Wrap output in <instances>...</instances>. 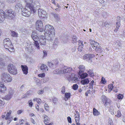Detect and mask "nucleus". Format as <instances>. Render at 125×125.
<instances>
[{"mask_svg":"<svg viewBox=\"0 0 125 125\" xmlns=\"http://www.w3.org/2000/svg\"><path fill=\"white\" fill-rule=\"evenodd\" d=\"M15 15L16 13L12 10H6L5 12L0 10V23L3 22L5 18L11 19Z\"/></svg>","mask_w":125,"mask_h":125,"instance_id":"obj_1","label":"nucleus"},{"mask_svg":"<svg viewBox=\"0 0 125 125\" xmlns=\"http://www.w3.org/2000/svg\"><path fill=\"white\" fill-rule=\"evenodd\" d=\"M36 10V8L32 4L26 3L25 8L22 9L21 13L23 16L28 17L31 13H35Z\"/></svg>","mask_w":125,"mask_h":125,"instance_id":"obj_2","label":"nucleus"},{"mask_svg":"<svg viewBox=\"0 0 125 125\" xmlns=\"http://www.w3.org/2000/svg\"><path fill=\"white\" fill-rule=\"evenodd\" d=\"M3 43L4 47L7 51L10 52L14 51V49L9 39L6 38L4 39Z\"/></svg>","mask_w":125,"mask_h":125,"instance_id":"obj_3","label":"nucleus"},{"mask_svg":"<svg viewBox=\"0 0 125 125\" xmlns=\"http://www.w3.org/2000/svg\"><path fill=\"white\" fill-rule=\"evenodd\" d=\"M37 35L38 34L36 31H33L31 34V37L35 42L34 45L37 49H40L39 45L38 44V41L40 38V37H38Z\"/></svg>","mask_w":125,"mask_h":125,"instance_id":"obj_4","label":"nucleus"},{"mask_svg":"<svg viewBox=\"0 0 125 125\" xmlns=\"http://www.w3.org/2000/svg\"><path fill=\"white\" fill-rule=\"evenodd\" d=\"M1 77L3 81L6 83L10 82L12 80L11 76L8 73L6 72L2 73Z\"/></svg>","mask_w":125,"mask_h":125,"instance_id":"obj_5","label":"nucleus"},{"mask_svg":"<svg viewBox=\"0 0 125 125\" xmlns=\"http://www.w3.org/2000/svg\"><path fill=\"white\" fill-rule=\"evenodd\" d=\"M7 70L10 73L13 75H15L17 73V68L13 64H10L8 65Z\"/></svg>","mask_w":125,"mask_h":125,"instance_id":"obj_6","label":"nucleus"},{"mask_svg":"<svg viewBox=\"0 0 125 125\" xmlns=\"http://www.w3.org/2000/svg\"><path fill=\"white\" fill-rule=\"evenodd\" d=\"M74 72L72 73H70L69 76H67V78L69 81H72L73 83H75L78 80V78L77 77V76L75 74Z\"/></svg>","mask_w":125,"mask_h":125,"instance_id":"obj_7","label":"nucleus"},{"mask_svg":"<svg viewBox=\"0 0 125 125\" xmlns=\"http://www.w3.org/2000/svg\"><path fill=\"white\" fill-rule=\"evenodd\" d=\"M36 30L41 32H42L43 30V27L42 21L38 20L36 22Z\"/></svg>","mask_w":125,"mask_h":125,"instance_id":"obj_8","label":"nucleus"},{"mask_svg":"<svg viewBox=\"0 0 125 125\" xmlns=\"http://www.w3.org/2000/svg\"><path fill=\"white\" fill-rule=\"evenodd\" d=\"M101 98L103 103L104 104V105L105 106L109 107L111 105V101L109 99L104 95H102Z\"/></svg>","mask_w":125,"mask_h":125,"instance_id":"obj_9","label":"nucleus"},{"mask_svg":"<svg viewBox=\"0 0 125 125\" xmlns=\"http://www.w3.org/2000/svg\"><path fill=\"white\" fill-rule=\"evenodd\" d=\"M47 34V38L49 40H52L54 38L55 36V30L49 31L45 33V35Z\"/></svg>","mask_w":125,"mask_h":125,"instance_id":"obj_10","label":"nucleus"},{"mask_svg":"<svg viewBox=\"0 0 125 125\" xmlns=\"http://www.w3.org/2000/svg\"><path fill=\"white\" fill-rule=\"evenodd\" d=\"M63 70H64V73H72L74 72H76L75 68H72L66 66H64L63 67Z\"/></svg>","mask_w":125,"mask_h":125,"instance_id":"obj_11","label":"nucleus"},{"mask_svg":"<svg viewBox=\"0 0 125 125\" xmlns=\"http://www.w3.org/2000/svg\"><path fill=\"white\" fill-rule=\"evenodd\" d=\"M38 41L39 42L38 44H40L42 47H44L46 45V39L44 36L42 35L40 36Z\"/></svg>","mask_w":125,"mask_h":125,"instance_id":"obj_12","label":"nucleus"},{"mask_svg":"<svg viewBox=\"0 0 125 125\" xmlns=\"http://www.w3.org/2000/svg\"><path fill=\"white\" fill-rule=\"evenodd\" d=\"M95 55L93 54H85L83 56V59L89 62L92 61L91 59L94 57Z\"/></svg>","mask_w":125,"mask_h":125,"instance_id":"obj_13","label":"nucleus"},{"mask_svg":"<svg viewBox=\"0 0 125 125\" xmlns=\"http://www.w3.org/2000/svg\"><path fill=\"white\" fill-rule=\"evenodd\" d=\"M55 30L53 27L50 25L48 24L45 25L44 31L45 33Z\"/></svg>","mask_w":125,"mask_h":125,"instance_id":"obj_14","label":"nucleus"},{"mask_svg":"<svg viewBox=\"0 0 125 125\" xmlns=\"http://www.w3.org/2000/svg\"><path fill=\"white\" fill-rule=\"evenodd\" d=\"M13 91L11 89H10L9 92V94L6 95L4 97V99L6 100H9L12 97L13 94Z\"/></svg>","mask_w":125,"mask_h":125,"instance_id":"obj_15","label":"nucleus"},{"mask_svg":"<svg viewBox=\"0 0 125 125\" xmlns=\"http://www.w3.org/2000/svg\"><path fill=\"white\" fill-rule=\"evenodd\" d=\"M90 43L92 47L95 50L99 46V44L98 43L95 42L92 40H90Z\"/></svg>","mask_w":125,"mask_h":125,"instance_id":"obj_16","label":"nucleus"},{"mask_svg":"<svg viewBox=\"0 0 125 125\" xmlns=\"http://www.w3.org/2000/svg\"><path fill=\"white\" fill-rule=\"evenodd\" d=\"M38 14L39 16L40 17H46V15L47 13L43 9H40L38 10Z\"/></svg>","mask_w":125,"mask_h":125,"instance_id":"obj_17","label":"nucleus"},{"mask_svg":"<svg viewBox=\"0 0 125 125\" xmlns=\"http://www.w3.org/2000/svg\"><path fill=\"white\" fill-rule=\"evenodd\" d=\"M117 22L116 23V27L114 30V31L116 32L119 29V27L120 26V17H117Z\"/></svg>","mask_w":125,"mask_h":125,"instance_id":"obj_18","label":"nucleus"},{"mask_svg":"<svg viewBox=\"0 0 125 125\" xmlns=\"http://www.w3.org/2000/svg\"><path fill=\"white\" fill-rule=\"evenodd\" d=\"M63 67H60L58 69H56L53 71L54 74H59L64 73V70H63Z\"/></svg>","mask_w":125,"mask_h":125,"instance_id":"obj_19","label":"nucleus"},{"mask_svg":"<svg viewBox=\"0 0 125 125\" xmlns=\"http://www.w3.org/2000/svg\"><path fill=\"white\" fill-rule=\"evenodd\" d=\"M6 66V64L5 60L2 57L0 56V67H3Z\"/></svg>","mask_w":125,"mask_h":125,"instance_id":"obj_20","label":"nucleus"},{"mask_svg":"<svg viewBox=\"0 0 125 125\" xmlns=\"http://www.w3.org/2000/svg\"><path fill=\"white\" fill-rule=\"evenodd\" d=\"M6 90L5 86L2 83H0V92L4 93Z\"/></svg>","mask_w":125,"mask_h":125,"instance_id":"obj_21","label":"nucleus"},{"mask_svg":"<svg viewBox=\"0 0 125 125\" xmlns=\"http://www.w3.org/2000/svg\"><path fill=\"white\" fill-rule=\"evenodd\" d=\"M26 44L27 45L26 46L25 48L26 50L29 52H31L32 51H33V48L32 45L29 44L28 43H27Z\"/></svg>","mask_w":125,"mask_h":125,"instance_id":"obj_22","label":"nucleus"},{"mask_svg":"<svg viewBox=\"0 0 125 125\" xmlns=\"http://www.w3.org/2000/svg\"><path fill=\"white\" fill-rule=\"evenodd\" d=\"M78 68L79 70V74H81L83 72V71L85 70V66L83 65H79L78 67Z\"/></svg>","mask_w":125,"mask_h":125,"instance_id":"obj_23","label":"nucleus"},{"mask_svg":"<svg viewBox=\"0 0 125 125\" xmlns=\"http://www.w3.org/2000/svg\"><path fill=\"white\" fill-rule=\"evenodd\" d=\"M21 67L23 73L25 74H27L28 73V67L26 66L23 65H21Z\"/></svg>","mask_w":125,"mask_h":125,"instance_id":"obj_24","label":"nucleus"},{"mask_svg":"<svg viewBox=\"0 0 125 125\" xmlns=\"http://www.w3.org/2000/svg\"><path fill=\"white\" fill-rule=\"evenodd\" d=\"M40 69L43 72H45L48 70V68L47 66L44 64L41 65L40 67Z\"/></svg>","mask_w":125,"mask_h":125,"instance_id":"obj_25","label":"nucleus"},{"mask_svg":"<svg viewBox=\"0 0 125 125\" xmlns=\"http://www.w3.org/2000/svg\"><path fill=\"white\" fill-rule=\"evenodd\" d=\"M80 82L82 84L84 85L88 84L89 82V81L88 78H85L81 80Z\"/></svg>","mask_w":125,"mask_h":125,"instance_id":"obj_26","label":"nucleus"},{"mask_svg":"<svg viewBox=\"0 0 125 125\" xmlns=\"http://www.w3.org/2000/svg\"><path fill=\"white\" fill-rule=\"evenodd\" d=\"M71 96V94L70 93H65L64 100L66 101L68 100Z\"/></svg>","mask_w":125,"mask_h":125,"instance_id":"obj_27","label":"nucleus"},{"mask_svg":"<svg viewBox=\"0 0 125 125\" xmlns=\"http://www.w3.org/2000/svg\"><path fill=\"white\" fill-rule=\"evenodd\" d=\"M93 113L94 115V116L98 115L100 114V112L94 108H93Z\"/></svg>","mask_w":125,"mask_h":125,"instance_id":"obj_28","label":"nucleus"},{"mask_svg":"<svg viewBox=\"0 0 125 125\" xmlns=\"http://www.w3.org/2000/svg\"><path fill=\"white\" fill-rule=\"evenodd\" d=\"M103 49L101 47L99 46V47H98L95 50V51L97 52L101 53L103 52Z\"/></svg>","mask_w":125,"mask_h":125,"instance_id":"obj_29","label":"nucleus"},{"mask_svg":"<svg viewBox=\"0 0 125 125\" xmlns=\"http://www.w3.org/2000/svg\"><path fill=\"white\" fill-rule=\"evenodd\" d=\"M44 119L45 120L44 121V123L45 124H47V123L48 122H47V121H49L50 120V119L49 118L48 116L45 115H44Z\"/></svg>","mask_w":125,"mask_h":125,"instance_id":"obj_30","label":"nucleus"},{"mask_svg":"<svg viewBox=\"0 0 125 125\" xmlns=\"http://www.w3.org/2000/svg\"><path fill=\"white\" fill-rule=\"evenodd\" d=\"M5 103L3 98H1L0 97V106H3Z\"/></svg>","mask_w":125,"mask_h":125,"instance_id":"obj_31","label":"nucleus"},{"mask_svg":"<svg viewBox=\"0 0 125 125\" xmlns=\"http://www.w3.org/2000/svg\"><path fill=\"white\" fill-rule=\"evenodd\" d=\"M109 111L111 114L113 115L114 114V107L113 106H111L109 109Z\"/></svg>","mask_w":125,"mask_h":125,"instance_id":"obj_32","label":"nucleus"},{"mask_svg":"<svg viewBox=\"0 0 125 125\" xmlns=\"http://www.w3.org/2000/svg\"><path fill=\"white\" fill-rule=\"evenodd\" d=\"M115 46L116 48H121V43L118 41H116V42L115 43Z\"/></svg>","mask_w":125,"mask_h":125,"instance_id":"obj_33","label":"nucleus"},{"mask_svg":"<svg viewBox=\"0 0 125 125\" xmlns=\"http://www.w3.org/2000/svg\"><path fill=\"white\" fill-rule=\"evenodd\" d=\"M113 87V84H110L108 85V92L109 93L111 92L112 90Z\"/></svg>","mask_w":125,"mask_h":125,"instance_id":"obj_34","label":"nucleus"},{"mask_svg":"<svg viewBox=\"0 0 125 125\" xmlns=\"http://www.w3.org/2000/svg\"><path fill=\"white\" fill-rule=\"evenodd\" d=\"M79 75L81 77L82 79H84L87 76H88V74L87 73H82L80 74H79Z\"/></svg>","mask_w":125,"mask_h":125,"instance_id":"obj_35","label":"nucleus"},{"mask_svg":"<svg viewBox=\"0 0 125 125\" xmlns=\"http://www.w3.org/2000/svg\"><path fill=\"white\" fill-rule=\"evenodd\" d=\"M22 5L20 3H17L15 6L16 9H22Z\"/></svg>","mask_w":125,"mask_h":125,"instance_id":"obj_36","label":"nucleus"},{"mask_svg":"<svg viewBox=\"0 0 125 125\" xmlns=\"http://www.w3.org/2000/svg\"><path fill=\"white\" fill-rule=\"evenodd\" d=\"M87 73L90 74L91 77H93L94 76V73L93 72L90 70H88L87 71Z\"/></svg>","mask_w":125,"mask_h":125,"instance_id":"obj_37","label":"nucleus"},{"mask_svg":"<svg viewBox=\"0 0 125 125\" xmlns=\"http://www.w3.org/2000/svg\"><path fill=\"white\" fill-rule=\"evenodd\" d=\"M11 32L10 34L12 36L14 37H17L18 34L17 33L13 31H11Z\"/></svg>","mask_w":125,"mask_h":125,"instance_id":"obj_38","label":"nucleus"},{"mask_svg":"<svg viewBox=\"0 0 125 125\" xmlns=\"http://www.w3.org/2000/svg\"><path fill=\"white\" fill-rule=\"evenodd\" d=\"M77 37L75 35H73L72 37V41L73 43H76L77 42Z\"/></svg>","mask_w":125,"mask_h":125,"instance_id":"obj_39","label":"nucleus"},{"mask_svg":"<svg viewBox=\"0 0 125 125\" xmlns=\"http://www.w3.org/2000/svg\"><path fill=\"white\" fill-rule=\"evenodd\" d=\"M54 16L56 21H59V20L60 18L58 16V14H54Z\"/></svg>","mask_w":125,"mask_h":125,"instance_id":"obj_40","label":"nucleus"},{"mask_svg":"<svg viewBox=\"0 0 125 125\" xmlns=\"http://www.w3.org/2000/svg\"><path fill=\"white\" fill-rule=\"evenodd\" d=\"M95 84L96 83L95 82H94V81L92 80L89 84V85L90 87H92V88L93 85H95Z\"/></svg>","mask_w":125,"mask_h":125,"instance_id":"obj_41","label":"nucleus"},{"mask_svg":"<svg viewBox=\"0 0 125 125\" xmlns=\"http://www.w3.org/2000/svg\"><path fill=\"white\" fill-rule=\"evenodd\" d=\"M78 86L77 84H74L73 86V89L75 90H76L78 88Z\"/></svg>","mask_w":125,"mask_h":125,"instance_id":"obj_42","label":"nucleus"},{"mask_svg":"<svg viewBox=\"0 0 125 125\" xmlns=\"http://www.w3.org/2000/svg\"><path fill=\"white\" fill-rule=\"evenodd\" d=\"M44 108L45 110L47 111H48L49 110V106L48 104H45L44 105Z\"/></svg>","mask_w":125,"mask_h":125,"instance_id":"obj_43","label":"nucleus"},{"mask_svg":"<svg viewBox=\"0 0 125 125\" xmlns=\"http://www.w3.org/2000/svg\"><path fill=\"white\" fill-rule=\"evenodd\" d=\"M52 100L53 102L55 104H56L58 101L57 98L55 97L53 98Z\"/></svg>","mask_w":125,"mask_h":125,"instance_id":"obj_44","label":"nucleus"},{"mask_svg":"<svg viewBox=\"0 0 125 125\" xmlns=\"http://www.w3.org/2000/svg\"><path fill=\"white\" fill-rule=\"evenodd\" d=\"M117 98L119 99H122L123 97V95L121 94H119L117 95Z\"/></svg>","mask_w":125,"mask_h":125,"instance_id":"obj_45","label":"nucleus"},{"mask_svg":"<svg viewBox=\"0 0 125 125\" xmlns=\"http://www.w3.org/2000/svg\"><path fill=\"white\" fill-rule=\"evenodd\" d=\"M65 88L64 86H63L61 88V92L62 94H64L65 92Z\"/></svg>","mask_w":125,"mask_h":125,"instance_id":"obj_46","label":"nucleus"},{"mask_svg":"<svg viewBox=\"0 0 125 125\" xmlns=\"http://www.w3.org/2000/svg\"><path fill=\"white\" fill-rule=\"evenodd\" d=\"M43 57L46 56L47 55L48 51H47L43 50Z\"/></svg>","mask_w":125,"mask_h":125,"instance_id":"obj_47","label":"nucleus"},{"mask_svg":"<svg viewBox=\"0 0 125 125\" xmlns=\"http://www.w3.org/2000/svg\"><path fill=\"white\" fill-rule=\"evenodd\" d=\"M101 81L102 83L103 84H104L106 83V81H105V79L103 77H102Z\"/></svg>","mask_w":125,"mask_h":125,"instance_id":"obj_48","label":"nucleus"},{"mask_svg":"<svg viewBox=\"0 0 125 125\" xmlns=\"http://www.w3.org/2000/svg\"><path fill=\"white\" fill-rule=\"evenodd\" d=\"M57 7H58V8L55 9V10L57 11H59L61 9L60 6L58 4L57 5Z\"/></svg>","mask_w":125,"mask_h":125,"instance_id":"obj_49","label":"nucleus"},{"mask_svg":"<svg viewBox=\"0 0 125 125\" xmlns=\"http://www.w3.org/2000/svg\"><path fill=\"white\" fill-rule=\"evenodd\" d=\"M108 124L109 125H114L112 121L110 118L109 119Z\"/></svg>","mask_w":125,"mask_h":125,"instance_id":"obj_50","label":"nucleus"},{"mask_svg":"<svg viewBox=\"0 0 125 125\" xmlns=\"http://www.w3.org/2000/svg\"><path fill=\"white\" fill-rule=\"evenodd\" d=\"M27 3H29V4H31L33 2V0H24Z\"/></svg>","mask_w":125,"mask_h":125,"instance_id":"obj_51","label":"nucleus"},{"mask_svg":"<svg viewBox=\"0 0 125 125\" xmlns=\"http://www.w3.org/2000/svg\"><path fill=\"white\" fill-rule=\"evenodd\" d=\"M45 74L44 73H40L38 75V76L39 77L43 78L45 77Z\"/></svg>","mask_w":125,"mask_h":125,"instance_id":"obj_52","label":"nucleus"},{"mask_svg":"<svg viewBox=\"0 0 125 125\" xmlns=\"http://www.w3.org/2000/svg\"><path fill=\"white\" fill-rule=\"evenodd\" d=\"M117 114L116 115L118 117H120L121 115L120 111L119 110L118 111H117ZM115 116H116V115H115Z\"/></svg>","mask_w":125,"mask_h":125,"instance_id":"obj_53","label":"nucleus"},{"mask_svg":"<svg viewBox=\"0 0 125 125\" xmlns=\"http://www.w3.org/2000/svg\"><path fill=\"white\" fill-rule=\"evenodd\" d=\"M83 46H79L78 48V50L80 51H82L83 49Z\"/></svg>","mask_w":125,"mask_h":125,"instance_id":"obj_54","label":"nucleus"},{"mask_svg":"<svg viewBox=\"0 0 125 125\" xmlns=\"http://www.w3.org/2000/svg\"><path fill=\"white\" fill-rule=\"evenodd\" d=\"M28 103H29V106H30L31 107L33 104V103L32 102V101L31 100H30L28 101Z\"/></svg>","mask_w":125,"mask_h":125,"instance_id":"obj_55","label":"nucleus"},{"mask_svg":"<svg viewBox=\"0 0 125 125\" xmlns=\"http://www.w3.org/2000/svg\"><path fill=\"white\" fill-rule=\"evenodd\" d=\"M48 65L50 67H52L54 65V64L52 62H48Z\"/></svg>","mask_w":125,"mask_h":125,"instance_id":"obj_56","label":"nucleus"},{"mask_svg":"<svg viewBox=\"0 0 125 125\" xmlns=\"http://www.w3.org/2000/svg\"><path fill=\"white\" fill-rule=\"evenodd\" d=\"M79 42V46H83V42L82 41H79L78 42Z\"/></svg>","mask_w":125,"mask_h":125,"instance_id":"obj_57","label":"nucleus"},{"mask_svg":"<svg viewBox=\"0 0 125 125\" xmlns=\"http://www.w3.org/2000/svg\"><path fill=\"white\" fill-rule=\"evenodd\" d=\"M11 110H10L9 112H8L6 114V115L7 116L10 117V115L11 114Z\"/></svg>","mask_w":125,"mask_h":125,"instance_id":"obj_58","label":"nucleus"},{"mask_svg":"<svg viewBox=\"0 0 125 125\" xmlns=\"http://www.w3.org/2000/svg\"><path fill=\"white\" fill-rule=\"evenodd\" d=\"M44 92V91L43 90H39L38 92V94H42Z\"/></svg>","mask_w":125,"mask_h":125,"instance_id":"obj_59","label":"nucleus"},{"mask_svg":"<svg viewBox=\"0 0 125 125\" xmlns=\"http://www.w3.org/2000/svg\"><path fill=\"white\" fill-rule=\"evenodd\" d=\"M67 120L69 123H72L71 119L70 117L68 116L67 117Z\"/></svg>","mask_w":125,"mask_h":125,"instance_id":"obj_60","label":"nucleus"},{"mask_svg":"<svg viewBox=\"0 0 125 125\" xmlns=\"http://www.w3.org/2000/svg\"><path fill=\"white\" fill-rule=\"evenodd\" d=\"M15 0H8V1L9 3H12L15 2Z\"/></svg>","mask_w":125,"mask_h":125,"instance_id":"obj_61","label":"nucleus"},{"mask_svg":"<svg viewBox=\"0 0 125 125\" xmlns=\"http://www.w3.org/2000/svg\"><path fill=\"white\" fill-rule=\"evenodd\" d=\"M37 102L39 104H40L42 102L41 99L39 98H38Z\"/></svg>","mask_w":125,"mask_h":125,"instance_id":"obj_62","label":"nucleus"},{"mask_svg":"<svg viewBox=\"0 0 125 125\" xmlns=\"http://www.w3.org/2000/svg\"><path fill=\"white\" fill-rule=\"evenodd\" d=\"M23 112V110H20L17 111V113L19 115L21 114Z\"/></svg>","mask_w":125,"mask_h":125,"instance_id":"obj_63","label":"nucleus"},{"mask_svg":"<svg viewBox=\"0 0 125 125\" xmlns=\"http://www.w3.org/2000/svg\"><path fill=\"white\" fill-rule=\"evenodd\" d=\"M107 12H103V17H105L106 16V15H107Z\"/></svg>","mask_w":125,"mask_h":125,"instance_id":"obj_64","label":"nucleus"}]
</instances>
